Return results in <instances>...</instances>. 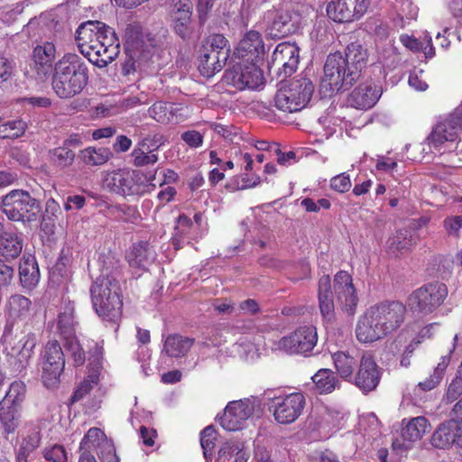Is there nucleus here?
<instances>
[{"label": "nucleus", "mask_w": 462, "mask_h": 462, "mask_svg": "<svg viewBox=\"0 0 462 462\" xmlns=\"http://www.w3.org/2000/svg\"><path fill=\"white\" fill-rule=\"evenodd\" d=\"M462 393V375H457L456 378L450 383L446 399L448 402H452L456 401Z\"/></svg>", "instance_id": "obj_64"}, {"label": "nucleus", "mask_w": 462, "mask_h": 462, "mask_svg": "<svg viewBox=\"0 0 462 462\" xmlns=\"http://www.w3.org/2000/svg\"><path fill=\"white\" fill-rule=\"evenodd\" d=\"M154 45L148 36L143 33L133 35V31L126 32V50L133 60V69H143L152 58Z\"/></svg>", "instance_id": "obj_19"}, {"label": "nucleus", "mask_w": 462, "mask_h": 462, "mask_svg": "<svg viewBox=\"0 0 462 462\" xmlns=\"http://www.w3.org/2000/svg\"><path fill=\"white\" fill-rule=\"evenodd\" d=\"M112 157V152L105 147H87L80 151L79 158L88 166H100Z\"/></svg>", "instance_id": "obj_42"}, {"label": "nucleus", "mask_w": 462, "mask_h": 462, "mask_svg": "<svg viewBox=\"0 0 462 462\" xmlns=\"http://www.w3.org/2000/svg\"><path fill=\"white\" fill-rule=\"evenodd\" d=\"M75 326L74 305L69 302L64 307L63 311L59 314L58 328L65 338L66 337L75 336Z\"/></svg>", "instance_id": "obj_48"}, {"label": "nucleus", "mask_w": 462, "mask_h": 462, "mask_svg": "<svg viewBox=\"0 0 462 462\" xmlns=\"http://www.w3.org/2000/svg\"><path fill=\"white\" fill-rule=\"evenodd\" d=\"M401 42L409 50L417 52L423 51L426 58H432L435 55V49L431 43V36L425 32L421 40H418L407 34L400 36Z\"/></svg>", "instance_id": "obj_41"}, {"label": "nucleus", "mask_w": 462, "mask_h": 462, "mask_svg": "<svg viewBox=\"0 0 462 462\" xmlns=\"http://www.w3.org/2000/svg\"><path fill=\"white\" fill-rule=\"evenodd\" d=\"M201 237V234L196 230L192 220L185 215H180L175 224L174 233L171 237L175 249H180L185 245H189L193 240Z\"/></svg>", "instance_id": "obj_31"}, {"label": "nucleus", "mask_w": 462, "mask_h": 462, "mask_svg": "<svg viewBox=\"0 0 462 462\" xmlns=\"http://www.w3.org/2000/svg\"><path fill=\"white\" fill-rule=\"evenodd\" d=\"M413 245L411 232L407 229H400L387 241V247L393 253L403 252Z\"/></svg>", "instance_id": "obj_49"}, {"label": "nucleus", "mask_w": 462, "mask_h": 462, "mask_svg": "<svg viewBox=\"0 0 462 462\" xmlns=\"http://www.w3.org/2000/svg\"><path fill=\"white\" fill-rule=\"evenodd\" d=\"M460 130L458 123L454 120L451 114L443 121L437 124L427 138L430 150L434 153L444 155L447 150L454 147Z\"/></svg>", "instance_id": "obj_14"}, {"label": "nucleus", "mask_w": 462, "mask_h": 462, "mask_svg": "<svg viewBox=\"0 0 462 462\" xmlns=\"http://www.w3.org/2000/svg\"><path fill=\"white\" fill-rule=\"evenodd\" d=\"M41 440L40 430L32 428L28 434L23 438L16 455V462H30L35 449L39 447Z\"/></svg>", "instance_id": "obj_37"}, {"label": "nucleus", "mask_w": 462, "mask_h": 462, "mask_svg": "<svg viewBox=\"0 0 462 462\" xmlns=\"http://www.w3.org/2000/svg\"><path fill=\"white\" fill-rule=\"evenodd\" d=\"M35 346V339L31 335H25L17 342L10 344L6 347L9 363L13 369L21 371L32 357V350Z\"/></svg>", "instance_id": "obj_26"}, {"label": "nucleus", "mask_w": 462, "mask_h": 462, "mask_svg": "<svg viewBox=\"0 0 462 462\" xmlns=\"http://www.w3.org/2000/svg\"><path fill=\"white\" fill-rule=\"evenodd\" d=\"M31 311L32 302L28 298L21 294L12 295L5 306L7 326H13L19 321H26Z\"/></svg>", "instance_id": "obj_30"}, {"label": "nucleus", "mask_w": 462, "mask_h": 462, "mask_svg": "<svg viewBox=\"0 0 462 462\" xmlns=\"http://www.w3.org/2000/svg\"><path fill=\"white\" fill-rule=\"evenodd\" d=\"M343 417V412L339 409L325 406L322 408L317 419V427L326 435H328L339 427Z\"/></svg>", "instance_id": "obj_35"}, {"label": "nucleus", "mask_w": 462, "mask_h": 462, "mask_svg": "<svg viewBox=\"0 0 462 462\" xmlns=\"http://www.w3.org/2000/svg\"><path fill=\"white\" fill-rule=\"evenodd\" d=\"M1 209L8 219L31 226L39 220L42 207L40 201L28 191L14 189L2 199Z\"/></svg>", "instance_id": "obj_6"}, {"label": "nucleus", "mask_w": 462, "mask_h": 462, "mask_svg": "<svg viewBox=\"0 0 462 462\" xmlns=\"http://www.w3.org/2000/svg\"><path fill=\"white\" fill-rule=\"evenodd\" d=\"M318 342L317 328L312 325L299 327L294 332L279 341V348L290 354H306Z\"/></svg>", "instance_id": "obj_16"}, {"label": "nucleus", "mask_w": 462, "mask_h": 462, "mask_svg": "<svg viewBox=\"0 0 462 462\" xmlns=\"http://www.w3.org/2000/svg\"><path fill=\"white\" fill-rule=\"evenodd\" d=\"M344 58L345 60H347V67H353L354 69H351L356 71L358 78L359 72L365 67L367 60L366 50L359 44L352 43L347 46L346 57Z\"/></svg>", "instance_id": "obj_44"}, {"label": "nucleus", "mask_w": 462, "mask_h": 462, "mask_svg": "<svg viewBox=\"0 0 462 462\" xmlns=\"http://www.w3.org/2000/svg\"><path fill=\"white\" fill-rule=\"evenodd\" d=\"M448 295L443 283H429L414 291L408 298L407 304L412 311L428 314L434 311Z\"/></svg>", "instance_id": "obj_12"}, {"label": "nucleus", "mask_w": 462, "mask_h": 462, "mask_svg": "<svg viewBox=\"0 0 462 462\" xmlns=\"http://www.w3.org/2000/svg\"><path fill=\"white\" fill-rule=\"evenodd\" d=\"M99 380L98 373L93 371L88 374V378L85 379L75 390L71 401L73 402L80 401L84 396L89 393L94 385H97Z\"/></svg>", "instance_id": "obj_55"}, {"label": "nucleus", "mask_w": 462, "mask_h": 462, "mask_svg": "<svg viewBox=\"0 0 462 462\" xmlns=\"http://www.w3.org/2000/svg\"><path fill=\"white\" fill-rule=\"evenodd\" d=\"M229 57L227 41L222 34L209 36L199 50V70L210 78L219 72Z\"/></svg>", "instance_id": "obj_9"}, {"label": "nucleus", "mask_w": 462, "mask_h": 462, "mask_svg": "<svg viewBox=\"0 0 462 462\" xmlns=\"http://www.w3.org/2000/svg\"><path fill=\"white\" fill-rule=\"evenodd\" d=\"M216 439L217 432L212 426H208L201 431L200 445L206 459L211 457Z\"/></svg>", "instance_id": "obj_56"}, {"label": "nucleus", "mask_w": 462, "mask_h": 462, "mask_svg": "<svg viewBox=\"0 0 462 462\" xmlns=\"http://www.w3.org/2000/svg\"><path fill=\"white\" fill-rule=\"evenodd\" d=\"M93 307L103 319L116 323L122 315L119 282L113 277H98L90 288Z\"/></svg>", "instance_id": "obj_5"}, {"label": "nucleus", "mask_w": 462, "mask_h": 462, "mask_svg": "<svg viewBox=\"0 0 462 462\" xmlns=\"http://www.w3.org/2000/svg\"><path fill=\"white\" fill-rule=\"evenodd\" d=\"M261 409V401L251 396L238 401L229 402L223 416L219 419L220 425L228 431L244 429L248 420Z\"/></svg>", "instance_id": "obj_11"}, {"label": "nucleus", "mask_w": 462, "mask_h": 462, "mask_svg": "<svg viewBox=\"0 0 462 462\" xmlns=\"http://www.w3.org/2000/svg\"><path fill=\"white\" fill-rule=\"evenodd\" d=\"M42 383L47 388H54L58 385L65 366L60 345L55 340L49 341L42 351Z\"/></svg>", "instance_id": "obj_13"}, {"label": "nucleus", "mask_w": 462, "mask_h": 462, "mask_svg": "<svg viewBox=\"0 0 462 462\" xmlns=\"http://www.w3.org/2000/svg\"><path fill=\"white\" fill-rule=\"evenodd\" d=\"M76 42L82 55L99 68L112 62L119 53L115 31L99 21H88L76 31Z\"/></svg>", "instance_id": "obj_1"}, {"label": "nucleus", "mask_w": 462, "mask_h": 462, "mask_svg": "<svg viewBox=\"0 0 462 462\" xmlns=\"http://www.w3.org/2000/svg\"><path fill=\"white\" fill-rule=\"evenodd\" d=\"M444 226L449 235L455 236H462V216L446 218Z\"/></svg>", "instance_id": "obj_61"}, {"label": "nucleus", "mask_w": 462, "mask_h": 462, "mask_svg": "<svg viewBox=\"0 0 462 462\" xmlns=\"http://www.w3.org/2000/svg\"><path fill=\"white\" fill-rule=\"evenodd\" d=\"M194 344V339L177 334L170 335L164 341L163 350L171 357L185 356Z\"/></svg>", "instance_id": "obj_38"}, {"label": "nucleus", "mask_w": 462, "mask_h": 462, "mask_svg": "<svg viewBox=\"0 0 462 462\" xmlns=\"http://www.w3.org/2000/svg\"><path fill=\"white\" fill-rule=\"evenodd\" d=\"M27 123L23 119H14L4 122L0 117V138L15 139L23 135L27 129Z\"/></svg>", "instance_id": "obj_47"}, {"label": "nucleus", "mask_w": 462, "mask_h": 462, "mask_svg": "<svg viewBox=\"0 0 462 462\" xmlns=\"http://www.w3.org/2000/svg\"><path fill=\"white\" fill-rule=\"evenodd\" d=\"M90 437L101 438L103 440V448L97 451V456L101 459L102 462H119V458L116 454V449L114 444L111 440L107 439L105 433L97 428H91L90 433L88 434L87 439Z\"/></svg>", "instance_id": "obj_45"}, {"label": "nucleus", "mask_w": 462, "mask_h": 462, "mask_svg": "<svg viewBox=\"0 0 462 462\" xmlns=\"http://www.w3.org/2000/svg\"><path fill=\"white\" fill-rule=\"evenodd\" d=\"M19 277L23 288L32 290L40 281V271L34 257H23L19 265Z\"/></svg>", "instance_id": "obj_33"}, {"label": "nucleus", "mask_w": 462, "mask_h": 462, "mask_svg": "<svg viewBox=\"0 0 462 462\" xmlns=\"http://www.w3.org/2000/svg\"><path fill=\"white\" fill-rule=\"evenodd\" d=\"M265 31L271 38H282L293 33L298 21L286 10H269L264 15Z\"/></svg>", "instance_id": "obj_20"}, {"label": "nucleus", "mask_w": 462, "mask_h": 462, "mask_svg": "<svg viewBox=\"0 0 462 462\" xmlns=\"http://www.w3.org/2000/svg\"><path fill=\"white\" fill-rule=\"evenodd\" d=\"M146 145L145 140H143L138 147L132 152L134 164L138 167L154 164L158 161V156L152 152H145L143 147Z\"/></svg>", "instance_id": "obj_54"}, {"label": "nucleus", "mask_w": 462, "mask_h": 462, "mask_svg": "<svg viewBox=\"0 0 462 462\" xmlns=\"http://www.w3.org/2000/svg\"><path fill=\"white\" fill-rule=\"evenodd\" d=\"M264 53L265 49L262 35L256 31L246 32L235 51L236 59L254 63L263 60Z\"/></svg>", "instance_id": "obj_23"}, {"label": "nucleus", "mask_w": 462, "mask_h": 462, "mask_svg": "<svg viewBox=\"0 0 462 462\" xmlns=\"http://www.w3.org/2000/svg\"><path fill=\"white\" fill-rule=\"evenodd\" d=\"M330 188L337 192L344 193L350 189L351 180L346 172L340 173L330 180Z\"/></svg>", "instance_id": "obj_57"}, {"label": "nucleus", "mask_w": 462, "mask_h": 462, "mask_svg": "<svg viewBox=\"0 0 462 462\" xmlns=\"http://www.w3.org/2000/svg\"><path fill=\"white\" fill-rule=\"evenodd\" d=\"M314 91L311 80L305 77H296L284 83L275 96L278 109L294 113L300 111L310 102Z\"/></svg>", "instance_id": "obj_8"}, {"label": "nucleus", "mask_w": 462, "mask_h": 462, "mask_svg": "<svg viewBox=\"0 0 462 462\" xmlns=\"http://www.w3.org/2000/svg\"><path fill=\"white\" fill-rule=\"evenodd\" d=\"M356 79V71L347 67V60H345L344 56L339 52L331 53L328 56L324 66L320 91L326 96H331L352 86Z\"/></svg>", "instance_id": "obj_7"}, {"label": "nucleus", "mask_w": 462, "mask_h": 462, "mask_svg": "<svg viewBox=\"0 0 462 462\" xmlns=\"http://www.w3.org/2000/svg\"><path fill=\"white\" fill-rule=\"evenodd\" d=\"M405 313V305L399 301H383L370 307L359 319L356 338L370 343L386 337L402 326Z\"/></svg>", "instance_id": "obj_2"}, {"label": "nucleus", "mask_w": 462, "mask_h": 462, "mask_svg": "<svg viewBox=\"0 0 462 462\" xmlns=\"http://www.w3.org/2000/svg\"><path fill=\"white\" fill-rule=\"evenodd\" d=\"M88 82V65L79 55L67 53L56 62L51 85L59 97L71 98L80 94Z\"/></svg>", "instance_id": "obj_4"}, {"label": "nucleus", "mask_w": 462, "mask_h": 462, "mask_svg": "<svg viewBox=\"0 0 462 462\" xmlns=\"http://www.w3.org/2000/svg\"><path fill=\"white\" fill-rule=\"evenodd\" d=\"M299 52L300 50L295 43H279L273 52L271 60L268 61L269 69H274L282 79L291 76L298 68Z\"/></svg>", "instance_id": "obj_15"}, {"label": "nucleus", "mask_w": 462, "mask_h": 462, "mask_svg": "<svg viewBox=\"0 0 462 462\" xmlns=\"http://www.w3.org/2000/svg\"><path fill=\"white\" fill-rule=\"evenodd\" d=\"M14 278V268L0 259V287L9 286Z\"/></svg>", "instance_id": "obj_62"}, {"label": "nucleus", "mask_w": 462, "mask_h": 462, "mask_svg": "<svg viewBox=\"0 0 462 462\" xmlns=\"http://www.w3.org/2000/svg\"><path fill=\"white\" fill-rule=\"evenodd\" d=\"M35 77L43 79L51 71L56 58V47L51 42H45L37 45L32 52Z\"/></svg>", "instance_id": "obj_27"}, {"label": "nucleus", "mask_w": 462, "mask_h": 462, "mask_svg": "<svg viewBox=\"0 0 462 462\" xmlns=\"http://www.w3.org/2000/svg\"><path fill=\"white\" fill-rule=\"evenodd\" d=\"M26 386L21 381H15L11 383L9 390L1 402H6L10 405L20 407L25 398Z\"/></svg>", "instance_id": "obj_51"}, {"label": "nucleus", "mask_w": 462, "mask_h": 462, "mask_svg": "<svg viewBox=\"0 0 462 462\" xmlns=\"http://www.w3.org/2000/svg\"><path fill=\"white\" fill-rule=\"evenodd\" d=\"M174 8L175 10L172 14L174 30L184 39L189 32L192 5L189 0L180 1L175 5Z\"/></svg>", "instance_id": "obj_32"}, {"label": "nucleus", "mask_w": 462, "mask_h": 462, "mask_svg": "<svg viewBox=\"0 0 462 462\" xmlns=\"http://www.w3.org/2000/svg\"><path fill=\"white\" fill-rule=\"evenodd\" d=\"M334 294L331 289L329 275H322L318 283L319 308L324 320L331 322L335 319L336 304L342 311L353 315L356 311L358 297L353 283L352 276L346 271L336 273L333 281Z\"/></svg>", "instance_id": "obj_3"}, {"label": "nucleus", "mask_w": 462, "mask_h": 462, "mask_svg": "<svg viewBox=\"0 0 462 462\" xmlns=\"http://www.w3.org/2000/svg\"><path fill=\"white\" fill-rule=\"evenodd\" d=\"M305 397L300 393H292L273 399V408L275 420L280 424H290L301 414Z\"/></svg>", "instance_id": "obj_17"}, {"label": "nucleus", "mask_w": 462, "mask_h": 462, "mask_svg": "<svg viewBox=\"0 0 462 462\" xmlns=\"http://www.w3.org/2000/svg\"><path fill=\"white\" fill-rule=\"evenodd\" d=\"M44 457L50 462H66L67 453L62 446L55 445L45 450Z\"/></svg>", "instance_id": "obj_60"}, {"label": "nucleus", "mask_w": 462, "mask_h": 462, "mask_svg": "<svg viewBox=\"0 0 462 462\" xmlns=\"http://www.w3.org/2000/svg\"><path fill=\"white\" fill-rule=\"evenodd\" d=\"M450 361L449 356L441 357V361L438 364L434 372L425 381L420 382L418 386L423 391H430L435 388L441 381L444 372Z\"/></svg>", "instance_id": "obj_50"}, {"label": "nucleus", "mask_w": 462, "mask_h": 462, "mask_svg": "<svg viewBox=\"0 0 462 462\" xmlns=\"http://www.w3.org/2000/svg\"><path fill=\"white\" fill-rule=\"evenodd\" d=\"M20 413L19 408L0 402V422L7 433L14 432L19 425Z\"/></svg>", "instance_id": "obj_43"}, {"label": "nucleus", "mask_w": 462, "mask_h": 462, "mask_svg": "<svg viewBox=\"0 0 462 462\" xmlns=\"http://www.w3.org/2000/svg\"><path fill=\"white\" fill-rule=\"evenodd\" d=\"M104 186L112 192L123 196L132 195L137 191L134 174L129 171H114L106 177Z\"/></svg>", "instance_id": "obj_28"}, {"label": "nucleus", "mask_w": 462, "mask_h": 462, "mask_svg": "<svg viewBox=\"0 0 462 462\" xmlns=\"http://www.w3.org/2000/svg\"><path fill=\"white\" fill-rule=\"evenodd\" d=\"M23 239L15 231L9 230L0 236V254L6 259L17 258L22 253Z\"/></svg>", "instance_id": "obj_34"}, {"label": "nucleus", "mask_w": 462, "mask_h": 462, "mask_svg": "<svg viewBox=\"0 0 462 462\" xmlns=\"http://www.w3.org/2000/svg\"><path fill=\"white\" fill-rule=\"evenodd\" d=\"M462 438V419L448 420L439 424L430 437V444L438 449H448L458 445Z\"/></svg>", "instance_id": "obj_22"}, {"label": "nucleus", "mask_w": 462, "mask_h": 462, "mask_svg": "<svg viewBox=\"0 0 462 462\" xmlns=\"http://www.w3.org/2000/svg\"><path fill=\"white\" fill-rule=\"evenodd\" d=\"M65 348L70 355L75 365H82L85 363L86 354L77 337H66Z\"/></svg>", "instance_id": "obj_52"}, {"label": "nucleus", "mask_w": 462, "mask_h": 462, "mask_svg": "<svg viewBox=\"0 0 462 462\" xmlns=\"http://www.w3.org/2000/svg\"><path fill=\"white\" fill-rule=\"evenodd\" d=\"M378 60L387 69L395 68L401 61L400 54L392 40H387L378 48Z\"/></svg>", "instance_id": "obj_46"}, {"label": "nucleus", "mask_w": 462, "mask_h": 462, "mask_svg": "<svg viewBox=\"0 0 462 462\" xmlns=\"http://www.w3.org/2000/svg\"><path fill=\"white\" fill-rule=\"evenodd\" d=\"M402 442L394 440L393 448L394 449H409L414 442L419 441L430 430L431 425L423 416H418L402 420Z\"/></svg>", "instance_id": "obj_21"}, {"label": "nucleus", "mask_w": 462, "mask_h": 462, "mask_svg": "<svg viewBox=\"0 0 462 462\" xmlns=\"http://www.w3.org/2000/svg\"><path fill=\"white\" fill-rule=\"evenodd\" d=\"M126 259L132 266L145 268L155 259V252L147 243L141 242L133 245Z\"/></svg>", "instance_id": "obj_36"}, {"label": "nucleus", "mask_w": 462, "mask_h": 462, "mask_svg": "<svg viewBox=\"0 0 462 462\" xmlns=\"http://www.w3.org/2000/svg\"><path fill=\"white\" fill-rule=\"evenodd\" d=\"M379 381L380 373L374 359L370 354H364L355 377L356 386L363 392H370L375 389Z\"/></svg>", "instance_id": "obj_25"}, {"label": "nucleus", "mask_w": 462, "mask_h": 462, "mask_svg": "<svg viewBox=\"0 0 462 462\" xmlns=\"http://www.w3.org/2000/svg\"><path fill=\"white\" fill-rule=\"evenodd\" d=\"M310 462H339L336 454L330 450H314L309 454Z\"/></svg>", "instance_id": "obj_59"}, {"label": "nucleus", "mask_w": 462, "mask_h": 462, "mask_svg": "<svg viewBox=\"0 0 462 462\" xmlns=\"http://www.w3.org/2000/svg\"><path fill=\"white\" fill-rule=\"evenodd\" d=\"M237 446L236 443H225L218 451L217 462H233Z\"/></svg>", "instance_id": "obj_63"}, {"label": "nucleus", "mask_w": 462, "mask_h": 462, "mask_svg": "<svg viewBox=\"0 0 462 462\" xmlns=\"http://www.w3.org/2000/svg\"><path fill=\"white\" fill-rule=\"evenodd\" d=\"M51 160L59 167L70 166L75 159V153L67 146H60L50 151Z\"/></svg>", "instance_id": "obj_53"}, {"label": "nucleus", "mask_w": 462, "mask_h": 462, "mask_svg": "<svg viewBox=\"0 0 462 462\" xmlns=\"http://www.w3.org/2000/svg\"><path fill=\"white\" fill-rule=\"evenodd\" d=\"M223 82L237 90L256 89L263 85L262 70L254 62L243 60H232L225 71Z\"/></svg>", "instance_id": "obj_10"}, {"label": "nucleus", "mask_w": 462, "mask_h": 462, "mask_svg": "<svg viewBox=\"0 0 462 462\" xmlns=\"http://www.w3.org/2000/svg\"><path fill=\"white\" fill-rule=\"evenodd\" d=\"M181 104L159 101L154 103L148 110L149 116L161 124H178L184 120Z\"/></svg>", "instance_id": "obj_29"}, {"label": "nucleus", "mask_w": 462, "mask_h": 462, "mask_svg": "<svg viewBox=\"0 0 462 462\" xmlns=\"http://www.w3.org/2000/svg\"><path fill=\"white\" fill-rule=\"evenodd\" d=\"M311 379L317 392L320 394L330 393L339 387V380L330 369H319Z\"/></svg>", "instance_id": "obj_39"}, {"label": "nucleus", "mask_w": 462, "mask_h": 462, "mask_svg": "<svg viewBox=\"0 0 462 462\" xmlns=\"http://www.w3.org/2000/svg\"><path fill=\"white\" fill-rule=\"evenodd\" d=\"M332 360L340 377L351 381L356 367V359L346 352L338 351L332 355Z\"/></svg>", "instance_id": "obj_40"}, {"label": "nucleus", "mask_w": 462, "mask_h": 462, "mask_svg": "<svg viewBox=\"0 0 462 462\" xmlns=\"http://www.w3.org/2000/svg\"><path fill=\"white\" fill-rule=\"evenodd\" d=\"M383 94L382 86L374 82H365L353 89L348 97L351 106L368 110L375 106Z\"/></svg>", "instance_id": "obj_24"}, {"label": "nucleus", "mask_w": 462, "mask_h": 462, "mask_svg": "<svg viewBox=\"0 0 462 462\" xmlns=\"http://www.w3.org/2000/svg\"><path fill=\"white\" fill-rule=\"evenodd\" d=\"M369 5V0H331L327 13L334 22L349 23L363 16Z\"/></svg>", "instance_id": "obj_18"}, {"label": "nucleus", "mask_w": 462, "mask_h": 462, "mask_svg": "<svg viewBox=\"0 0 462 462\" xmlns=\"http://www.w3.org/2000/svg\"><path fill=\"white\" fill-rule=\"evenodd\" d=\"M181 140L190 148H199L203 144V134L196 130H188L181 134Z\"/></svg>", "instance_id": "obj_58"}]
</instances>
